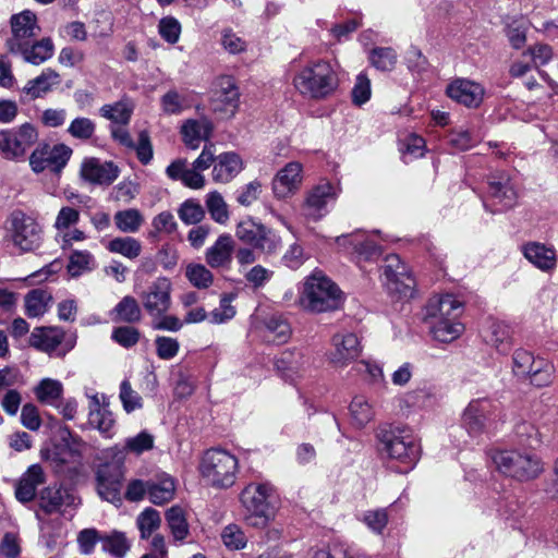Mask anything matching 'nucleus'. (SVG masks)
Here are the masks:
<instances>
[{
  "instance_id": "7c9ffc66",
  "label": "nucleus",
  "mask_w": 558,
  "mask_h": 558,
  "mask_svg": "<svg viewBox=\"0 0 558 558\" xmlns=\"http://www.w3.org/2000/svg\"><path fill=\"white\" fill-rule=\"evenodd\" d=\"M74 504V496L62 487H47L40 495V507L47 513L58 511L62 506Z\"/></svg>"
},
{
  "instance_id": "412c9836",
  "label": "nucleus",
  "mask_w": 558,
  "mask_h": 558,
  "mask_svg": "<svg viewBox=\"0 0 558 558\" xmlns=\"http://www.w3.org/2000/svg\"><path fill=\"white\" fill-rule=\"evenodd\" d=\"M240 92L232 76L222 75L216 81L215 89V110L225 111L234 114L239 106Z\"/></svg>"
},
{
  "instance_id": "cd10ccee",
  "label": "nucleus",
  "mask_w": 558,
  "mask_h": 558,
  "mask_svg": "<svg viewBox=\"0 0 558 558\" xmlns=\"http://www.w3.org/2000/svg\"><path fill=\"white\" fill-rule=\"evenodd\" d=\"M65 332L60 327H36L29 336V344L45 352H53L64 340Z\"/></svg>"
},
{
  "instance_id": "052dcab7",
  "label": "nucleus",
  "mask_w": 558,
  "mask_h": 558,
  "mask_svg": "<svg viewBox=\"0 0 558 558\" xmlns=\"http://www.w3.org/2000/svg\"><path fill=\"white\" fill-rule=\"evenodd\" d=\"M94 264V256L88 251H74L70 256L68 271L72 277H77L89 270Z\"/></svg>"
},
{
  "instance_id": "09e8293b",
  "label": "nucleus",
  "mask_w": 558,
  "mask_h": 558,
  "mask_svg": "<svg viewBox=\"0 0 558 558\" xmlns=\"http://www.w3.org/2000/svg\"><path fill=\"white\" fill-rule=\"evenodd\" d=\"M107 248L129 259H134L142 253L141 242L131 236L116 238L108 243Z\"/></svg>"
},
{
  "instance_id": "f257e3e1",
  "label": "nucleus",
  "mask_w": 558,
  "mask_h": 558,
  "mask_svg": "<svg viewBox=\"0 0 558 558\" xmlns=\"http://www.w3.org/2000/svg\"><path fill=\"white\" fill-rule=\"evenodd\" d=\"M294 88L305 98L320 100L338 87V76L327 61H312L300 68L292 77Z\"/></svg>"
},
{
  "instance_id": "3c124183",
  "label": "nucleus",
  "mask_w": 558,
  "mask_h": 558,
  "mask_svg": "<svg viewBox=\"0 0 558 558\" xmlns=\"http://www.w3.org/2000/svg\"><path fill=\"white\" fill-rule=\"evenodd\" d=\"M205 203L214 221L220 225L227 223L229 220L228 205L220 193L216 191L208 193Z\"/></svg>"
},
{
  "instance_id": "f704fd0d",
  "label": "nucleus",
  "mask_w": 558,
  "mask_h": 558,
  "mask_svg": "<svg viewBox=\"0 0 558 558\" xmlns=\"http://www.w3.org/2000/svg\"><path fill=\"white\" fill-rule=\"evenodd\" d=\"M428 325L434 339L440 342H451L459 338L464 330V326L459 318L436 320Z\"/></svg>"
},
{
  "instance_id": "b1692460",
  "label": "nucleus",
  "mask_w": 558,
  "mask_h": 558,
  "mask_svg": "<svg viewBox=\"0 0 558 558\" xmlns=\"http://www.w3.org/2000/svg\"><path fill=\"white\" fill-rule=\"evenodd\" d=\"M243 170V161L235 153L228 151L216 158L213 168V180L217 183H228Z\"/></svg>"
},
{
  "instance_id": "a18cd8bd",
  "label": "nucleus",
  "mask_w": 558,
  "mask_h": 558,
  "mask_svg": "<svg viewBox=\"0 0 558 558\" xmlns=\"http://www.w3.org/2000/svg\"><path fill=\"white\" fill-rule=\"evenodd\" d=\"M114 320H121L129 324L140 322L142 311L137 301L130 295L124 296L113 308Z\"/></svg>"
},
{
  "instance_id": "20e7f679",
  "label": "nucleus",
  "mask_w": 558,
  "mask_h": 558,
  "mask_svg": "<svg viewBox=\"0 0 558 558\" xmlns=\"http://www.w3.org/2000/svg\"><path fill=\"white\" fill-rule=\"evenodd\" d=\"M275 488L269 483H250L240 494V502L245 509L244 520L253 527L263 529L274 518L270 499Z\"/></svg>"
},
{
  "instance_id": "e2e57ef3",
  "label": "nucleus",
  "mask_w": 558,
  "mask_h": 558,
  "mask_svg": "<svg viewBox=\"0 0 558 558\" xmlns=\"http://www.w3.org/2000/svg\"><path fill=\"white\" fill-rule=\"evenodd\" d=\"M178 215L185 225H195L204 218L205 211L198 202L187 199L181 204Z\"/></svg>"
},
{
  "instance_id": "13d9d810",
  "label": "nucleus",
  "mask_w": 558,
  "mask_h": 558,
  "mask_svg": "<svg viewBox=\"0 0 558 558\" xmlns=\"http://www.w3.org/2000/svg\"><path fill=\"white\" fill-rule=\"evenodd\" d=\"M80 219V210L71 206H62L56 216L52 227L54 228L56 233H62L68 229L76 227Z\"/></svg>"
},
{
  "instance_id": "2eb2a0df",
  "label": "nucleus",
  "mask_w": 558,
  "mask_h": 558,
  "mask_svg": "<svg viewBox=\"0 0 558 558\" xmlns=\"http://www.w3.org/2000/svg\"><path fill=\"white\" fill-rule=\"evenodd\" d=\"M336 198V187L329 182L320 183L307 192L302 206L303 215L316 221L328 213V204Z\"/></svg>"
},
{
  "instance_id": "ea45409f",
  "label": "nucleus",
  "mask_w": 558,
  "mask_h": 558,
  "mask_svg": "<svg viewBox=\"0 0 558 558\" xmlns=\"http://www.w3.org/2000/svg\"><path fill=\"white\" fill-rule=\"evenodd\" d=\"M52 296L43 289H34L25 296V313L28 317H39L48 310Z\"/></svg>"
},
{
  "instance_id": "4d7b16f0",
  "label": "nucleus",
  "mask_w": 558,
  "mask_h": 558,
  "mask_svg": "<svg viewBox=\"0 0 558 558\" xmlns=\"http://www.w3.org/2000/svg\"><path fill=\"white\" fill-rule=\"evenodd\" d=\"M160 522V514L157 510L153 508H146L144 511H142L136 519V524L141 532V537L148 538L153 532L159 527Z\"/></svg>"
},
{
  "instance_id": "603ef678",
  "label": "nucleus",
  "mask_w": 558,
  "mask_h": 558,
  "mask_svg": "<svg viewBox=\"0 0 558 558\" xmlns=\"http://www.w3.org/2000/svg\"><path fill=\"white\" fill-rule=\"evenodd\" d=\"M185 277L197 289H207L213 284L211 271L202 264L191 263L185 268Z\"/></svg>"
},
{
  "instance_id": "de8ad7c7",
  "label": "nucleus",
  "mask_w": 558,
  "mask_h": 558,
  "mask_svg": "<svg viewBox=\"0 0 558 558\" xmlns=\"http://www.w3.org/2000/svg\"><path fill=\"white\" fill-rule=\"evenodd\" d=\"M307 364V359L301 352H283L276 362L277 368L288 377L299 374Z\"/></svg>"
},
{
  "instance_id": "4468645a",
  "label": "nucleus",
  "mask_w": 558,
  "mask_h": 558,
  "mask_svg": "<svg viewBox=\"0 0 558 558\" xmlns=\"http://www.w3.org/2000/svg\"><path fill=\"white\" fill-rule=\"evenodd\" d=\"M495 413V405L487 398L472 400L464 409L461 417L462 426L471 436H477L485 430L487 422Z\"/></svg>"
},
{
  "instance_id": "aec40b11",
  "label": "nucleus",
  "mask_w": 558,
  "mask_h": 558,
  "mask_svg": "<svg viewBox=\"0 0 558 558\" xmlns=\"http://www.w3.org/2000/svg\"><path fill=\"white\" fill-rule=\"evenodd\" d=\"M302 183V165L293 161L284 166L272 180L276 198L284 199L293 195Z\"/></svg>"
},
{
  "instance_id": "bb28decb",
  "label": "nucleus",
  "mask_w": 558,
  "mask_h": 558,
  "mask_svg": "<svg viewBox=\"0 0 558 558\" xmlns=\"http://www.w3.org/2000/svg\"><path fill=\"white\" fill-rule=\"evenodd\" d=\"M54 52V45L49 37L40 40H31L23 48L15 50L14 54H20L22 59L33 65H40L49 60Z\"/></svg>"
},
{
  "instance_id": "6e6d98bb",
  "label": "nucleus",
  "mask_w": 558,
  "mask_h": 558,
  "mask_svg": "<svg viewBox=\"0 0 558 558\" xmlns=\"http://www.w3.org/2000/svg\"><path fill=\"white\" fill-rule=\"evenodd\" d=\"M397 52L392 48H375L369 54V61L377 70L391 71L397 63Z\"/></svg>"
},
{
  "instance_id": "2f4dec72",
  "label": "nucleus",
  "mask_w": 558,
  "mask_h": 558,
  "mask_svg": "<svg viewBox=\"0 0 558 558\" xmlns=\"http://www.w3.org/2000/svg\"><path fill=\"white\" fill-rule=\"evenodd\" d=\"M59 83V73L50 68H47L40 73V75L29 80L25 85L24 90L32 98H39L51 90V88Z\"/></svg>"
},
{
  "instance_id": "a19ab883",
  "label": "nucleus",
  "mask_w": 558,
  "mask_h": 558,
  "mask_svg": "<svg viewBox=\"0 0 558 558\" xmlns=\"http://www.w3.org/2000/svg\"><path fill=\"white\" fill-rule=\"evenodd\" d=\"M99 112L101 117L110 120L112 123L125 125L130 122L133 106L128 100H120L112 105H104Z\"/></svg>"
},
{
  "instance_id": "dca6fc26",
  "label": "nucleus",
  "mask_w": 558,
  "mask_h": 558,
  "mask_svg": "<svg viewBox=\"0 0 558 558\" xmlns=\"http://www.w3.org/2000/svg\"><path fill=\"white\" fill-rule=\"evenodd\" d=\"M332 350L329 353V361L336 367H344L361 354L359 338L353 332H339L332 339Z\"/></svg>"
},
{
  "instance_id": "e433bc0d",
  "label": "nucleus",
  "mask_w": 558,
  "mask_h": 558,
  "mask_svg": "<svg viewBox=\"0 0 558 558\" xmlns=\"http://www.w3.org/2000/svg\"><path fill=\"white\" fill-rule=\"evenodd\" d=\"M291 333L290 325L280 316L272 315L264 323L263 337L268 342L284 343Z\"/></svg>"
},
{
  "instance_id": "9d476101",
  "label": "nucleus",
  "mask_w": 558,
  "mask_h": 558,
  "mask_svg": "<svg viewBox=\"0 0 558 558\" xmlns=\"http://www.w3.org/2000/svg\"><path fill=\"white\" fill-rule=\"evenodd\" d=\"M71 155L72 149L64 144H40L29 156V167L37 174L45 170L59 174L66 166Z\"/></svg>"
},
{
  "instance_id": "c85d7f7f",
  "label": "nucleus",
  "mask_w": 558,
  "mask_h": 558,
  "mask_svg": "<svg viewBox=\"0 0 558 558\" xmlns=\"http://www.w3.org/2000/svg\"><path fill=\"white\" fill-rule=\"evenodd\" d=\"M234 241L228 233L219 235L216 242L205 253L206 263L211 268L226 267L231 263Z\"/></svg>"
},
{
  "instance_id": "864d4df0",
  "label": "nucleus",
  "mask_w": 558,
  "mask_h": 558,
  "mask_svg": "<svg viewBox=\"0 0 558 558\" xmlns=\"http://www.w3.org/2000/svg\"><path fill=\"white\" fill-rule=\"evenodd\" d=\"M486 340L499 352H507L510 348V329L505 323L494 322L489 327Z\"/></svg>"
},
{
  "instance_id": "58836bf2",
  "label": "nucleus",
  "mask_w": 558,
  "mask_h": 558,
  "mask_svg": "<svg viewBox=\"0 0 558 558\" xmlns=\"http://www.w3.org/2000/svg\"><path fill=\"white\" fill-rule=\"evenodd\" d=\"M102 550L110 554L114 558H124L130 550L131 544L125 534L120 531H112L102 534L101 537Z\"/></svg>"
},
{
  "instance_id": "a211bd4d",
  "label": "nucleus",
  "mask_w": 558,
  "mask_h": 558,
  "mask_svg": "<svg viewBox=\"0 0 558 558\" xmlns=\"http://www.w3.org/2000/svg\"><path fill=\"white\" fill-rule=\"evenodd\" d=\"M119 174L120 169L116 163L98 158H87L81 166V177L93 184L110 185Z\"/></svg>"
},
{
  "instance_id": "0eeeda50",
  "label": "nucleus",
  "mask_w": 558,
  "mask_h": 558,
  "mask_svg": "<svg viewBox=\"0 0 558 558\" xmlns=\"http://www.w3.org/2000/svg\"><path fill=\"white\" fill-rule=\"evenodd\" d=\"M235 236L242 243L266 255L277 254L282 246L281 236L276 230L252 217L236 223Z\"/></svg>"
},
{
  "instance_id": "774afa93",
  "label": "nucleus",
  "mask_w": 558,
  "mask_h": 558,
  "mask_svg": "<svg viewBox=\"0 0 558 558\" xmlns=\"http://www.w3.org/2000/svg\"><path fill=\"white\" fill-rule=\"evenodd\" d=\"M352 102L355 106L366 104L372 95L371 81L366 74L360 73L351 92Z\"/></svg>"
},
{
  "instance_id": "a878e982",
  "label": "nucleus",
  "mask_w": 558,
  "mask_h": 558,
  "mask_svg": "<svg viewBox=\"0 0 558 558\" xmlns=\"http://www.w3.org/2000/svg\"><path fill=\"white\" fill-rule=\"evenodd\" d=\"M211 131L213 124L206 118L199 120L189 119L181 126L182 140L191 149H196L203 141H208Z\"/></svg>"
},
{
  "instance_id": "f03ea898",
  "label": "nucleus",
  "mask_w": 558,
  "mask_h": 558,
  "mask_svg": "<svg viewBox=\"0 0 558 558\" xmlns=\"http://www.w3.org/2000/svg\"><path fill=\"white\" fill-rule=\"evenodd\" d=\"M343 302L338 286L318 270L305 279L299 296L300 306L311 313L333 312L341 308Z\"/></svg>"
},
{
  "instance_id": "423d86ee",
  "label": "nucleus",
  "mask_w": 558,
  "mask_h": 558,
  "mask_svg": "<svg viewBox=\"0 0 558 558\" xmlns=\"http://www.w3.org/2000/svg\"><path fill=\"white\" fill-rule=\"evenodd\" d=\"M492 460L498 472L520 482L534 480L544 471L543 462L537 456L517 450L495 451Z\"/></svg>"
},
{
  "instance_id": "0e129e2a",
  "label": "nucleus",
  "mask_w": 558,
  "mask_h": 558,
  "mask_svg": "<svg viewBox=\"0 0 558 558\" xmlns=\"http://www.w3.org/2000/svg\"><path fill=\"white\" fill-rule=\"evenodd\" d=\"M96 130V124L88 118L78 117L75 118L69 125V134L77 140H89Z\"/></svg>"
},
{
  "instance_id": "1a4fd4ad",
  "label": "nucleus",
  "mask_w": 558,
  "mask_h": 558,
  "mask_svg": "<svg viewBox=\"0 0 558 558\" xmlns=\"http://www.w3.org/2000/svg\"><path fill=\"white\" fill-rule=\"evenodd\" d=\"M38 140V132L31 123L0 131V155L7 160L22 159Z\"/></svg>"
},
{
  "instance_id": "9b49d317",
  "label": "nucleus",
  "mask_w": 558,
  "mask_h": 558,
  "mask_svg": "<svg viewBox=\"0 0 558 558\" xmlns=\"http://www.w3.org/2000/svg\"><path fill=\"white\" fill-rule=\"evenodd\" d=\"M172 282L167 277H158L141 294L143 307L149 316L165 314L172 304Z\"/></svg>"
},
{
  "instance_id": "8fccbe9b",
  "label": "nucleus",
  "mask_w": 558,
  "mask_h": 558,
  "mask_svg": "<svg viewBox=\"0 0 558 558\" xmlns=\"http://www.w3.org/2000/svg\"><path fill=\"white\" fill-rule=\"evenodd\" d=\"M220 538L222 544L230 550H241L247 545L245 532L235 523L226 525L220 533Z\"/></svg>"
},
{
  "instance_id": "bf43d9fd",
  "label": "nucleus",
  "mask_w": 558,
  "mask_h": 558,
  "mask_svg": "<svg viewBox=\"0 0 558 558\" xmlns=\"http://www.w3.org/2000/svg\"><path fill=\"white\" fill-rule=\"evenodd\" d=\"M189 107L186 97L174 89L169 90L161 97V108L167 114H180Z\"/></svg>"
},
{
  "instance_id": "473e14b6",
  "label": "nucleus",
  "mask_w": 558,
  "mask_h": 558,
  "mask_svg": "<svg viewBox=\"0 0 558 558\" xmlns=\"http://www.w3.org/2000/svg\"><path fill=\"white\" fill-rule=\"evenodd\" d=\"M63 384L52 378H44L34 387L36 399L40 403L51 407L57 405V402L63 396Z\"/></svg>"
},
{
  "instance_id": "c756f323",
  "label": "nucleus",
  "mask_w": 558,
  "mask_h": 558,
  "mask_svg": "<svg viewBox=\"0 0 558 558\" xmlns=\"http://www.w3.org/2000/svg\"><path fill=\"white\" fill-rule=\"evenodd\" d=\"M45 482L44 470L39 464H33L23 474L15 488L16 499L28 502L34 499L37 487Z\"/></svg>"
},
{
  "instance_id": "5701e85b",
  "label": "nucleus",
  "mask_w": 558,
  "mask_h": 558,
  "mask_svg": "<svg viewBox=\"0 0 558 558\" xmlns=\"http://www.w3.org/2000/svg\"><path fill=\"white\" fill-rule=\"evenodd\" d=\"M523 256L537 269L549 272L557 266V256L554 247L539 242L522 244Z\"/></svg>"
},
{
  "instance_id": "69168bd1",
  "label": "nucleus",
  "mask_w": 558,
  "mask_h": 558,
  "mask_svg": "<svg viewBox=\"0 0 558 558\" xmlns=\"http://www.w3.org/2000/svg\"><path fill=\"white\" fill-rule=\"evenodd\" d=\"M119 398L126 413L141 409L143 405L141 396L132 389L129 380L121 383Z\"/></svg>"
},
{
  "instance_id": "f8f14e48",
  "label": "nucleus",
  "mask_w": 558,
  "mask_h": 558,
  "mask_svg": "<svg viewBox=\"0 0 558 558\" xmlns=\"http://www.w3.org/2000/svg\"><path fill=\"white\" fill-rule=\"evenodd\" d=\"M384 276L386 286L391 293H397L402 298L413 295L415 280L398 255H390L386 258Z\"/></svg>"
},
{
  "instance_id": "6e6552de",
  "label": "nucleus",
  "mask_w": 558,
  "mask_h": 558,
  "mask_svg": "<svg viewBox=\"0 0 558 558\" xmlns=\"http://www.w3.org/2000/svg\"><path fill=\"white\" fill-rule=\"evenodd\" d=\"M9 234L15 247L23 252L37 250L44 240V229L38 220L21 210L9 218Z\"/></svg>"
},
{
  "instance_id": "37998d69",
  "label": "nucleus",
  "mask_w": 558,
  "mask_h": 558,
  "mask_svg": "<svg viewBox=\"0 0 558 558\" xmlns=\"http://www.w3.org/2000/svg\"><path fill=\"white\" fill-rule=\"evenodd\" d=\"M88 424L105 438H112L116 433V420L109 409L88 412Z\"/></svg>"
},
{
  "instance_id": "c03bdc74",
  "label": "nucleus",
  "mask_w": 558,
  "mask_h": 558,
  "mask_svg": "<svg viewBox=\"0 0 558 558\" xmlns=\"http://www.w3.org/2000/svg\"><path fill=\"white\" fill-rule=\"evenodd\" d=\"M350 414L357 427H364L374 417V409L364 396H356L350 404Z\"/></svg>"
},
{
  "instance_id": "72a5a7b5",
  "label": "nucleus",
  "mask_w": 558,
  "mask_h": 558,
  "mask_svg": "<svg viewBox=\"0 0 558 558\" xmlns=\"http://www.w3.org/2000/svg\"><path fill=\"white\" fill-rule=\"evenodd\" d=\"M148 498L155 505H163L174 497L175 483L170 476H161L157 481H149L147 485Z\"/></svg>"
},
{
  "instance_id": "39448f33",
  "label": "nucleus",
  "mask_w": 558,
  "mask_h": 558,
  "mask_svg": "<svg viewBox=\"0 0 558 558\" xmlns=\"http://www.w3.org/2000/svg\"><path fill=\"white\" fill-rule=\"evenodd\" d=\"M378 440L380 453L404 464L405 471L412 469L420 459L421 446L409 432L383 429L378 434Z\"/></svg>"
},
{
  "instance_id": "5fc2aeb1",
  "label": "nucleus",
  "mask_w": 558,
  "mask_h": 558,
  "mask_svg": "<svg viewBox=\"0 0 558 558\" xmlns=\"http://www.w3.org/2000/svg\"><path fill=\"white\" fill-rule=\"evenodd\" d=\"M98 494L100 497L111 504L121 502V482L116 480H109L105 476L104 471L98 472Z\"/></svg>"
},
{
  "instance_id": "4be33fe9",
  "label": "nucleus",
  "mask_w": 558,
  "mask_h": 558,
  "mask_svg": "<svg viewBox=\"0 0 558 558\" xmlns=\"http://www.w3.org/2000/svg\"><path fill=\"white\" fill-rule=\"evenodd\" d=\"M488 193L494 205H500L495 211L511 208L515 203L517 192L508 174L504 172L490 177L488 181Z\"/></svg>"
},
{
  "instance_id": "4c0bfd02",
  "label": "nucleus",
  "mask_w": 558,
  "mask_h": 558,
  "mask_svg": "<svg viewBox=\"0 0 558 558\" xmlns=\"http://www.w3.org/2000/svg\"><path fill=\"white\" fill-rule=\"evenodd\" d=\"M113 220L117 229L123 233H136L145 221L143 214L136 208L117 211Z\"/></svg>"
},
{
  "instance_id": "338daca9",
  "label": "nucleus",
  "mask_w": 558,
  "mask_h": 558,
  "mask_svg": "<svg viewBox=\"0 0 558 558\" xmlns=\"http://www.w3.org/2000/svg\"><path fill=\"white\" fill-rule=\"evenodd\" d=\"M263 192L262 183L254 180L236 191V202L244 207L252 206Z\"/></svg>"
},
{
  "instance_id": "79ce46f5",
  "label": "nucleus",
  "mask_w": 558,
  "mask_h": 558,
  "mask_svg": "<svg viewBox=\"0 0 558 558\" xmlns=\"http://www.w3.org/2000/svg\"><path fill=\"white\" fill-rule=\"evenodd\" d=\"M480 142L473 128L460 126L452 130L448 135V144L456 150L464 151L474 147Z\"/></svg>"
},
{
  "instance_id": "c9c22d12",
  "label": "nucleus",
  "mask_w": 558,
  "mask_h": 558,
  "mask_svg": "<svg viewBox=\"0 0 558 558\" xmlns=\"http://www.w3.org/2000/svg\"><path fill=\"white\" fill-rule=\"evenodd\" d=\"M154 447V437L147 432H141L138 435L134 437H129L125 439L124 445L119 447L118 445L112 448V450L117 451L118 461H122L126 453H135L141 454L145 451L150 450Z\"/></svg>"
},
{
  "instance_id": "ddd939ff",
  "label": "nucleus",
  "mask_w": 558,
  "mask_h": 558,
  "mask_svg": "<svg viewBox=\"0 0 558 558\" xmlns=\"http://www.w3.org/2000/svg\"><path fill=\"white\" fill-rule=\"evenodd\" d=\"M12 36L8 39L10 52L23 48L28 41L35 39L40 32L36 15L28 10L11 17Z\"/></svg>"
},
{
  "instance_id": "680f3d73",
  "label": "nucleus",
  "mask_w": 558,
  "mask_h": 558,
  "mask_svg": "<svg viewBox=\"0 0 558 558\" xmlns=\"http://www.w3.org/2000/svg\"><path fill=\"white\" fill-rule=\"evenodd\" d=\"M154 344L157 356L163 361L174 359L180 351V343L177 338L157 336L154 340Z\"/></svg>"
},
{
  "instance_id": "393cba45",
  "label": "nucleus",
  "mask_w": 558,
  "mask_h": 558,
  "mask_svg": "<svg viewBox=\"0 0 558 558\" xmlns=\"http://www.w3.org/2000/svg\"><path fill=\"white\" fill-rule=\"evenodd\" d=\"M167 175L177 181H181L185 186L194 190L204 187L205 178L193 166L189 167L186 159H177L166 169Z\"/></svg>"
},
{
  "instance_id": "f3484780",
  "label": "nucleus",
  "mask_w": 558,
  "mask_h": 558,
  "mask_svg": "<svg viewBox=\"0 0 558 558\" xmlns=\"http://www.w3.org/2000/svg\"><path fill=\"white\" fill-rule=\"evenodd\" d=\"M448 97L468 108H477L483 102L485 88L468 78L453 80L446 89Z\"/></svg>"
},
{
  "instance_id": "49530a36",
  "label": "nucleus",
  "mask_w": 558,
  "mask_h": 558,
  "mask_svg": "<svg viewBox=\"0 0 558 558\" xmlns=\"http://www.w3.org/2000/svg\"><path fill=\"white\" fill-rule=\"evenodd\" d=\"M166 519L175 541H183L189 535V524L181 507H171L166 513Z\"/></svg>"
},
{
  "instance_id": "6ab92c4d",
  "label": "nucleus",
  "mask_w": 558,
  "mask_h": 558,
  "mask_svg": "<svg viewBox=\"0 0 558 558\" xmlns=\"http://www.w3.org/2000/svg\"><path fill=\"white\" fill-rule=\"evenodd\" d=\"M462 313V303L451 294L436 295L429 299L425 307L427 324L436 320L459 318Z\"/></svg>"
},
{
  "instance_id": "7ed1b4c3",
  "label": "nucleus",
  "mask_w": 558,
  "mask_h": 558,
  "mask_svg": "<svg viewBox=\"0 0 558 558\" xmlns=\"http://www.w3.org/2000/svg\"><path fill=\"white\" fill-rule=\"evenodd\" d=\"M199 473L204 482L215 489L231 488L240 473L239 459L221 448H211L204 452Z\"/></svg>"
}]
</instances>
